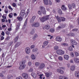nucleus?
I'll return each mask as SVG.
<instances>
[{
	"label": "nucleus",
	"instance_id": "nucleus-33",
	"mask_svg": "<svg viewBox=\"0 0 79 79\" xmlns=\"http://www.w3.org/2000/svg\"><path fill=\"white\" fill-rule=\"evenodd\" d=\"M72 6L73 8H74L76 7V5L75 3H73L72 4Z\"/></svg>",
	"mask_w": 79,
	"mask_h": 79
},
{
	"label": "nucleus",
	"instance_id": "nucleus-49",
	"mask_svg": "<svg viewBox=\"0 0 79 79\" xmlns=\"http://www.w3.org/2000/svg\"><path fill=\"white\" fill-rule=\"evenodd\" d=\"M34 33V30L33 29L30 32V33L31 34H33Z\"/></svg>",
	"mask_w": 79,
	"mask_h": 79
},
{
	"label": "nucleus",
	"instance_id": "nucleus-51",
	"mask_svg": "<svg viewBox=\"0 0 79 79\" xmlns=\"http://www.w3.org/2000/svg\"><path fill=\"white\" fill-rule=\"evenodd\" d=\"M62 32H63V33H67V30H62Z\"/></svg>",
	"mask_w": 79,
	"mask_h": 79
},
{
	"label": "nucleus",
	"instance_id": "nucleus-16",
	"mask_svg": "<svg viewBox=\"0 0 79 79\" xmlns=\"http://www.w3.org/2000/svg\"><path fill=\"white\" fill-rule=\"evenodd\" d=\"M76 63H79V58H75L73 60Z\"/></svg>",
	"mask_w": 79,
	"mask_h": 79
},
{
	"label": "nucleus",
	"instance_id": "nucleus-24",
	"mask_svg": "<svg viewBox=\"0 0 79 79\" xmlns=\"http://www.w3.org/2000/svg\"><path fill=\"white\" fill-rule=\"evenodd\" d=\"M61 9L64 10H67V8L64 5H62L61 7Z\"/></svg>",
	"mask_w": 79,
	"mask_h": 79
},
{
	"label": "nucleus",
	"instance_id": "nucleus-47",
	"mask_svg": "<svg viewBox=\"0 0 79 79\" xmlns=\"http://www.w3.org/2000/svg\"><path fill=\"white\" fill-rule=\"evenodd\" d=\"M75 54L76 56V57H77L79 56V53L77 52H75Z\"/></svg>",
	"mask_w": 79,
	"mask_h": 79
},
{
	"label": "nucleus",
	"instance_id": "nucleus-64",
	"mask_svg": "<svg viewBox=\"0 0 79 79\" xmlns=\"http://www.w3.org/2000/svg\"><path fill=\"white\" fill-rule=\"evenodd\" d=\"M11 30H12V28L11 27H10L8 29V30L9 31H11Z\"/></svg>",
	"mask_w": 79,
	"mask_h": 79
},
{
	"label": "nucleus",
	"instance_id": "nucleus-11",
	"mask_svg": "<svg viewBox=\"0 0 79 79\" xmlns=\"http://www.w3.org/2000/svg\"><path fill=\"white\" fill-rule=\"evenodd\" d=\"M64 59L67 60H68L69 58V56L68 55H65L63 56Z\"/></svg>",
	"mask_w": 79,
	"mask_h": 79
},
{
	"label": "nucleus",
	"instance_id": "nucleus-19",
	"mask_svg": "<svg viewBox=\"0 0 79 79\" xmlns=\"http://www.w3.org/2000/svg\"><path fill=\"white\" fill-rule=\"evenodd\" d=\"M75 66L74 65H72L70 67V70L72 71H73L75 70Z\"/></svg>",
	"mask_w": 79,
	"mask_h": 79
},
{
	"label": "nucleus",
	"instance_id": "nucleus-28",
	"mask_svg": "<svg viewBox=\"0 0 79 79\" xmlns=\"http://www.w3.org/2000/svg\"><path fill=\"white\" fill-rule=\"evenodd\" d=\"M31 58L32 60H35L36 59L35 56L33 54L31 55Z\"/></svg>",
	"mask_w": 79,
	"mask_h": 79
},
{
	"label": "nucleus",
	"instance_id": "nucleus-54",
	"mask_svg": "<svg viewBox=\"0 0 79 79\" xmlns=\"http://www.w3.org/2000/svg\"><path fill=\"white\" fill-rule=\"evenodd\" d=\"M16 79H22V77H17Z\"/></svg>",
	"mask_w": 79,
	"mask_h": 79
},
{
	"label": "nucleus",
	"instance_id": "nucleus-50",
	"mask_svg": "<svg viewBox=\"0 0 79 79\" xmlns=\"http://www.w3.org/2000/svg\"><path fill=\"white\" fill-rule=\"evenodd\" d=\"M33 69L32 68H30L29 70V71L30 72H32Z\"/></svg>",
	"mask_w": 79,
	"mask_h": 79
},
{
	"label": "nucleus",
	"instance_id": "nucleus-4",
	"mask_svg": "<svg viewBox=\"0 0 79 79\" xmlns=\"http://www.w3.org/2000/svg\"><path fill=\"white\" fill-rule=\"evenodd\" d=\"M56 54L58 55L62 56L64 54V52L61 49H59L56 51Z\"/></svg>",
	"mask_w": 79,
	"mask_h": 79
},
{
	"label": "nucleus",
	"instance_id": "nucleus-25",
	"mask_svg": "<svg viewBox=\"0 0 79 79\" xmlns=\"http://www.w3.org/2000/svg\"><path fill=\"white\" fill-rule=\"evenodd\" d=\"M17 18L18 20L19 21H21L23 19V18L21 16H18Z\"/></svg>",
	"mask_w": 79,
	"mask_h": 79
},
{
	"label": "nucleus",
	"instance_id": "nucleus-8",
	"mask_svg": "<svg viewBox=\"0 0 79 79\" xmlns=\"http://www.w3.org/2000/svg\"><path fill=\"white\" fill-rule=\"evenodd\" d=\"M31 52V49L29 47H27L25 48V52L27 54H29Z\"/></svg>",
	"mask_w": 79,
	"mask_h": 79
},
{
	"label": "nucleus",
	"instance_id": "nucleus-13",
	"mask_svg": "<svg viewBox=\"0 0 79 79\" xmlns=\"http://www.w3.org/2000/svg\"><path fill=\"white\" fill-rule=\"evenodd\" d=\"M56 40L57 41L60 42L62 41V39L59 36H57L56 38Z\"/></svg>",
	"mask_w": 79,
	"mask_h": 79
},
{
	"label": "nucleus",
	"instance_id": "nucleus-48",
	"mask_svg": "<svg viewBox=\"0 0 79 79\" xmlns=\"http://www.w3.org/2000/svg\"><path fill=\"white\" fill-rule=\"evenodd\" d=\"M8 8H9V9L11 10H13V9L12 8H11V7L10 6H8Z\"/></svg>",
	"mask_w": 79,
	"mask_h": 79
},
{
	"label": "nucleus",
	"instance_id": "nucleus-37",
	"mask_svg": "<svg viewBox=\"0 0 79 79\" xmlns=\"http://www.w3.org/2000/svg\"><path fill=\"white\" fill-rule=\"evenodd\" d=\"M57 21H58V22L60 23L61 22V19H60V17H57Z\"/></svg>",
	"mask_w": 79,
	"mask_h": 79
},
{
	"label": "nucleus",
	"instance_id": "nucleus-30",
	"mask_svg": "<svg viewBox=\"0 0 79 79\" xmlns=\"http://www.w3.org/2000/svg\"><path fill=\"white\" fill-rule=\"evenodd\" d=\"M47 3H48V5H52V2L50 0H49L48 2H48H47Z\"/></svg>",
	"mask_w": 79,
	"mask_h": 79
},
{
	"label": "nucleus",
	"instance_id": "nucleus-60",
	"mask_svg": "<svg viewBox=\"0 0 79 79\" xmlns=\"http://www.w3.org/2000/svg\"><path fill=\"white\" fill-rule=\"evenodd\" d=\"M1 35H2V36H4L5 33L3 31L2 32V33H1Z\"/></svg>",
	"mask_w": 79,
	"mask_h": 79
},
{
	"label": "nucleus",
	"instance_id": "nucleus-43",
	"mask_svg": "<svg viewBox=\"0 0 79 79\" xmlns=\"http://www.w3.org/2000/svg\"><path fill=\"white\" fill-rule=\"evenodd\" d=\"M68 50L69 51H72L73 50V48L72 47H70L68 48Z\"/></svg>",
	"mask_w": 79,
	"mask_h": 79
},
{
	"label": "nucleus",
	"instance_id": "nucleus-59",
	"mask_svg": "<svg viewBox=\"0 0 79 79\" xmlns=\"http://www.w3.org/2000/svg\"><path fill=\"white\" fill-rule=\"evenodd\" d=\"M78 31V29H74L73 30V31Z\"/></svg>",
	"mask_w": 79,
	"mask_h": 79
},
{
	"label": "nucleus",
	"instance_id": "nucleus-29",
	"mask_svg": "<svg viewBox=\"0 0 79 79\" xmlns=\"http://www.w3.org/2000/svg\"><path fill=\"white\" fill-rule=\"evenodd\" d=\"M37 36H38L36 34L35 35L32 39L33 40H34V41L35 40H36V38L37 37Z\"/></svg>",
	"mask_w": 79,
	"mask_h": 79
},
{
	"label": "nucleus",
	"instance_id": "nucleus-3",
	"mask_svg": "<svg viewBox=\"0 0 79 79\" xmlns=\"http://www.w3.org/2000/svg\"><path fill=\"white\" fill-rule=\"evenodd\" d=\"M49 15H45L42 18H40V19L41 21L43 23L49 19Z\"/></svg>",
	"mask_w": 79,
	"mask_h": 79
},
{
	"label": "nucleus",
	"instance_id": "nucleus-10",
	"mask_svg": "<svg viewBox=\"0 0 79 79\" xmlns=\"http://www.w3.org/2000/svg\"><path fill=\"white\" fill-rule=\"evenodd\" d=\"M45 66V65L44 63H41L40 64V66L39 67V68L40 69H43Z\"/></svg>",
	"mask_w": 79,
	"mask_h": 79
},
{
	"label": "nucleus",
	"instance_id": "nucleus-41",
	"mask_svg": "<svg viewBox=\"0 0 79 79\" xmlns=\"http://www.w3.org/2000/svg\"><path fill=\"white\" fill-rule=\"evenodd\" d=\"M19 38V36H17L16 37L15 40V42H17V41L18 40Z\"/></svg>",
	"mask_w": 79,
	"mask_h": 79
},
{
	"label": "nucleus",
	"instance_id": "nucleus-56",
	"mask_svg": "<svg viewBox=\"0 0 79 79\" xmlns=\"http://www.w3.org/2000/svg\"><path fill=\"white\" fill-rule=\"evenodd\" d=\"M16 4L15 3H13L12 4V6L14 7H15L16 6Z\"/></svg>",
	"mask_w": 79,
	"mask_h": 79
},
{
	"label": "nucleus",
	"instance_id": "nucleus-5",
	"mask_svg": "<svg viewBox=\"0 0 79 79\" xmlns=\"http://www.w3.org/2000/svg\"><path fill=\"white\" fill-rule=\"evenodd\" d=\"M40 26V24L38 22H35L31 24V26L33 27H38Z\"/></svg>",
	"mask_w": 79,
	"mask_h": 79
},
{
	"label": "nucleus",
	"instance_id": "nucleus-44",
	"mask_svg": "<svg viewBox=\"0 0 79 79\" xmlns=\"http://www.w3.org/2000/svg\"><path fill=\"white\" fill-rule=\"evenodd\" d=\"M64 76H60L59 77V79H64Z\"/></svg>",
	"mask_w": 79,
	"mask_h": 79
},
{
	"label": "nucleus",
	"instance_id": "nucleus-53",
	"mask_svg": "<svg viewBox=\"0 0 79 79\" xmlns=\"http://www.w3.org/2000/svg\"><path fill=\"white\" fill-rule=\"evenodd\" d=\"M62 25L61 26V28H63L65 27V25L64 24H61Z\"/></svg>",
	"mask_w": 79,
	"mask_h": 79
},
{
	"label": "nucleus",
	"instance_id": "nucleus-61",
	"mask_svg": "<svg viewBox=\"0 0 79 79\" xmlns=\"http://www.w3.org/2000/svg\"><path fill=\"white\" fill-rule=\"evenodd\" d=\"M61 28V27L58 26V27H57V29L58 30L60 29Z\"/></svg>",
	"mask_w": 79,
	"mask_h": 79
},
{
	"label": "nucleus",
	"instance_id": "nucleus-9",
	"mask_svg": "<svg viewBox=\"0 0 79 79\" xmlns=\"http://www.w3.org/2000/svg\"><path fill=\"white\" fill-rule=\"evenodd\" d=\"M35 18H36L35 16H34L32 17L30 19V22L31 24H32L33 23L35 19Z\"/></svg>",
	"mask_w": 79,
	"mask_h": 79
},
{
	"label": "nucleus",
	"instance_id": "nucleus-46",
	"mask_svg": "<svg viewBox=\"0 0 79 79\" xmlns=\"http://www.w3.org/2000/svg\"><path fill=\"white\" fill-rule=\"evenodd\" d=\"M70 55L71 56L73 57L74 56V53H73V52H71Z\"/></svg>",
	"mask_w": 79,
	"mask_h": 79
},
{
	"label": "nucleus",
	"instance_id": "nucleus-6",
	"mask_svg": "<svg viewBox=\"0 0 79 79\" xmlns=\"http://www.w3.org/2000/svg\"><path fill=\"white\" fill-rule=\"evenodd\" d=\"M37 74L38 75V76H39V78L40 79H44L45 78V77L43 75V74H40V72H38Z\"/></svg>",
	"mask_w": 79,
	"mask_h": 79
},
{
	"label": "nucleus",
	"instance_id": "nucleus-58",
	"mask_svg": "<svg viewBox=\"0 0 79 79\" xmlns=\"http://www.w3.org/2000/svg\"><path fill=\"white\" fill-rule=\"evenodd\" d=\"M28 65L29 66H31V62L29 61L28 62Z\"/></svg>",
	"mask_w": 79,
	"mask_h": 79
},
{
	"label": "nucleus",
	"instance_id": "nucleus-55",
	"mask_svg": "<svg viewBox=\"0 0 79 79\" xmlns=\"http://www.w3.org/2000/svg\"><path fill=\"white\" fill-rule=\"evenodd\" d=\"M55 1L57 3H59L60 1V0H55Z\"/></svg>",
	"mask_w": 79,
	"mask_h": 79
},
{
	"label": "nucleus",
	"instance_id": "nucleus-12",
	"mask_svg": "<svg viewBox=\"0 0 79 79\" xmlns=\"http://www.w3.org/2000/svg\"><path fill=\"white\" fill-rule=\"evenodd\" d=\"M52 74V72H50L49 73H45L46 76L47 77H48L50 76H51Z\"/></svg>",
	"mask_w": 79,
	"mask_h": 79
},
{
	"label": "nucleus",
	"instance_id": "nucleus-26",
	"mask_svg": "<svg viewBox=\"0 0 79 79\" xmlns=\"http://www.w3.org/2000/svg\"><path fill=\"white\" fill-rule=\"evenodd\" d=\"M75 76L79 78V72H76L75 73Z\"/></svg>",
	"mask_w": 79,
	"mask_h": 79
},
{
	"label": "nucleus",
	"instance_id": "nucleus-1",
	"mask_svg": "<svg viewBox=\"0 0 79 79\" xmlns=\"http://www.w3.org/2000/svg\"><path fill=\"white\" fill-rule=\"evenodd\" d=\"M26 60H23L19 64L20 67H19V69H24L26 67Z\"/></svg>",
	"mask_w": 79,
	"mask_h": 79
},
{
	"label": "nucleus",
	"instance_id": "nucleus-31",
	"mask_svg": "<svg viewBox=\"0 0 79 79\" xmlns=\"http://www.w3.org/2000/svg\"><path fill=\"white\" fill-rule=\"evenodd\" d=\"M8 16H9V17H10V18H13V14L12 13H10V14H9Z\"/></svg>",
	"mask_w": 79,
	"mask_h": 79
},
{
	"label": "nucleus",
	"instance_id": "nucleus-22",
	"mask_svg": "<svg viewBox=\"0 0 79 79\" xmlns=\"http://www.w3.org/2000/svg\"><path fill=\"white\" fill-rule=\"evenodd\" d=\"M20 43H17L15 45V46H14V48H17V47H18L20 45Z\"/></svg>",
	"mask_w": 79,
	"mask_h": 79
},
{
	"label": "nucleus",
	"instance_id": "nucleus-63",
	"mask_svg": "<svg viewBox=\"0 0 79 79\" xmlns=\"http://www.w3.org/2000/svg\"><path fill=\"white\" fill-rule=\"evenodd\" d=\"M6 35H9L10 34V32H9L8 31H6Z\"/></svg>",
	"mask_w": 79,
	"mask_h": 79
},
{
	"label": "nucleus",
	"instance_id": "nucleus-23",
	"mask_svg": "<svg viewBox=\"0 0 79 79\" xmlns=\"http://www.w3.org/2000/svg\"><path fill=\"white\" fill-rule=\"evenodd\" d=\"M58 13L60 15H61L62 14V12L60 9H58V10L57 11Z\"/></svg>",
	"mask_w": 79,
	"mask_h": 79
},
{
	"label": "nucleus",
	"instance_id": "nucleus-40",
	"mask_svg": "<svg viewBox=\"0 0 79 79\" xmlns=\"http://www.w3.org/2000/svg\"><path fill=\"white\" fill-rule=\"evenodd\" d=\"M35 65L36 67H38L40 65V63L38 62H35Z\"/></svg>",
	"mask_w": 79,
	"mask_h": 79
},
{
	"label": "nucleus",
	"instance_id": "nucleus-52",
	"mask_svg": "<svg viewBox=\"0 0 79 79\" xmlns=\"http://www.w3.org/2000/svg\"><path fill=\"white\" fill-rule=\"evenodd\" d=\"M4 11L6 14H8V9H6Z\"/></svg>",
	"mask_w": 79,
	"mask_h": 79
},
{
	"label": "nucleus",
	"instance_id": "nucleus-20",
	"mask_svg": "<svg viewBox=\"0 0 79 79\" xmlns=\"http://www.w3.org/2000/svg\"><path fill=\"white\" fill-rule=\"evenodd\" d=\"M45 29L47 30H49L50 28V26L49 25H45L44 26Z\"/></svg>",
	"mask_w": 79,
	"mask_h": 79
},
{
	"label": "nucleus",
	"instance_id": "nucleus-2",
	"mask_svg": "<svg viewBox=\"0 0 79 79\" xmlns=\"http://www.w3.org/2000/svg\"><path fill=\"white\" fill-rule=\"evenodd\" d=\"M40 9L41 11L40 10L38 11V14L40 15H41L42 14L41 12L44 15L46 14L45 9L44 7L42 6H40Z\"/></svg>",
	"mask_w": 79,
	"mask_h": 79
},
{
	"label": "nucleus",
	"instance_id": "nucleus-35",
	"mask_svg": "<svg viewBox=\"0 0 79 79\" xmlns=\"http://www.w3.org/2000/svg\"><path fill=\"white\" fill-rule=\"evenodd\" d=\"M61 45L62 46H68V44L67 43H63L61 44Z\"/></svg>",
	"mask_w": 79,
	"mask_h": 79
},
{
	"label": "nucleus",
	"instance_id": "nucleus-14",
	"mask_svg": "<svg viewBox=\"0 0 79 79\" xmlns=\"http://www.w3.org/2000/svg\"><path fill=\"white\" fill-rule=\"evenodd\" d=\"M57 72L61 74H63L64 73V71L62 70H61L60 69H57Z\"/></svg>",
	"mask_w": 79,
	"mask_h": 79
},
{
	"label": "nucleus",
	"instance_id": "nucleus-62",
	"mask_svg": "<svg viewBox=\"0 0 79 79\" xmlns=\"http://www.w3.org/2000/svg\"><path fill=\"white\" fill-rule=\"evenodd\" d=\"M67 36H72V33H69L68 34H67Z\"/></svg>",
	"mask_w": 79,
	"mask_h": 79
},
{
	"label": "nucleus",
	"instance_id": "nucleus-42",
	"mask_svg": "<svg viewBox=\"0 0 79 79\" xmlns=\"http://www.w3.org/2000/svg\"><path fill=\"white\" fill-rule=\"evenodd\" d=\"M68 6L69 9L71 10L72 9V7L71 4H68Z\"/></svg>",
	"mask_w": 79,
	"mask_h": 79
},
{
	"label": "nucleus",
	"instance_id": "nucleus-18",
	"mask_svg": "<svg viewBox=\"0 0 79 79\" xmlns=\"http://www.w3.org/2000/svg\"><path fill=\"white\" fill-rule=\"evenodd\" d=\"M71 43L75 45H76L77 44V43L76 42L75 40H71Z\"/></svg>",
	"mask_w": 79,
	"mask_h": 79
},
{
	"label": "nucleus",
	"instance_id": "nucleus-32",
	"mask_svg": "<svg viewBox=\"0 0 79 79\" xmlns=\"http://www.w3.org/2000/svg\"><path fill=\"white\" fill-rule=\"evenodd\" d=\"M58 59L59 60H60V61H63V58L61 56H60L58 57Z\"/></svg>",
	"mask_w": 79,
	"mask_h": 79
},
{
	"label": "nucleus",
	"instance_id": "nucleus-27",
	"mask_svg": "<svg viewBox=\"0 0 79 79\" xmlns=\"http://www.w3.org/2000/svg\"><path fill=\"white\" fill-rule=\"evenodd\" d=\"M48 41H45L44 42L43 44L44 46H47L48 44Z\"/></svg>",
	"mask_w": 79,
	"mask_h": 79
},
{
	"label": "nucleus",
	"instance_id": "nucleus-57",
	"mask_svg": "<svg viewBox=\"0 0 79 79\" xmlns=\"http://www.w3.org/2000/svg\"><path fill=\"white\" fill-rule=\"evenodd\" d=\"M35 46L34 45H32L31 46V49H32V48H34Z\"/></svg>",
	"mask_w": 79,
	"mask_h": 79
},
{
	"label": "nucleus",
	"instance_id": "nucleus-38",
	"mask_svg": "<svg viewBox=\"0 0 79 79\" xmlns=\"http://www.w3.org/2000/svg\"><path fill=\"white\" fill-rule=\"evenodd\" d=\"M44 4L46 5H48V4L47 2H48V0H44Z\"/></svg>",
	"mask_w": 79,
	"mask_h": 79
},
{
	"label": "nucleus",
	"instance_id": "nucleus-36",
	"mask_svg": "<svg viewBox=\"0 0 79 79\" xmlns=\"http://www.w3.org/2000/svg\"><path fill=\"white\" fill-rule=\"evenodd\" d=\"M60 18L61 19V21H64L65 20V18H64V17H60Z\"/></svg>",
	"mask_w": 79,
	"mask_h": 79
},
{
	"label": "nucleus",
	"instance_id": "nucleus-34",
	"mask_svg": "<svg viewBox=\"0 0 79 79\" xmlns=\"http://www.w3.org/2000/svg\"><path fill=\"white\" fill-rule=\"evenodd\" d=\"M59 47L58 46H54V49L55 50H57L58 49H59Z\"/></svg>",
	"mask_w": 79,
	"mask_h": 79
},
{
	"label": "nucleus",
	"instance_id": "nucleus-21",
	"mask_svg": "<svg viewBox=\"0 0 79 79\" xmlns=\"http://www.w3.org/2000/svg\"><path fill=\"white\" fill-rule=\"evenodd\" d=\"M31 76L33 77L34 78H35L36 77V73H32L31 74Z\"/></svg>",
	"mask_w": 79,
	"mask_h": 79
},
{
	"label": "nucleus",
	"instance_id": "nucleus-17",
	"mask_svg": "<svg viewBox=\"0 0 79 79\" xmlns=\"http://www.w3.org/2000/svg\"><path fill=\"white\" fill-rule=\"evenodd\" d=\"M20 25V23L17 24L15 29L16 32L18 31V29H19Z\"/></svg>",
	"mask_w": 79,
	"mask_h": 79
},
{
	"label": "nucleus",
	"instance_id": "nucleus-39",
	"mask_svg": "<svg viewBox=\"0 0 79 79\" xmlns=\"http://www.w3.org/2000/svg\"><path fill=\"white\" fill-rule=\"evenodd\" d=\"M37 51H38V49H37V48H35L33 49L32 50V52H37Z\"/></svg>",
	"mask_w": 79,
	"mask_h": 79
},
{
	"label": "nucleus",
	"instance_id": "nucleus-45",
	"mask_svg": "<svg viewBox=\"0 0 79 79\" xmlns=\"http://www.w3.org/2000/svg\"><path fill=\"white\" fill-rule=\"evenodd\" d=\"M50 31L51 32H54L55 30L51 28L50 30Z\"/></svg>",
	"mask_w": 79,
	"mask_h": 79
},
{
	"label": "nucleus",
	"instance_id": "nucleus-7",
	"mask_svg": "<svg viewBox=\"0 0 79 79\" xmlns=\"http://www.w3.org/2000/svg\"><path fill=\"white\" fill-rule=\"evenodd\" d=\"M22 76L23 78L25 79H27L28 78V77L29 75H28V74L27 73H23L22 74Z\"/></svg>",
	"mask_w": 79,
	"mask_h": 79
},
{
	"label": "nucleus",
	"instance_id": "nucleus-15",
	"mask_svg": "<svg viewBox=\"0 0 79 79\" xmlns=\"http://www.w3.org/2000/svg\"><path fill=\"white\" fill-rule=\"evenodd\" d=\"M20 15L22 16H24L25 15V11L23 10H22L21 11Z\"/></svg>",
	"mask_w": 79,
	"mask_h": 79
}]
</instances>
